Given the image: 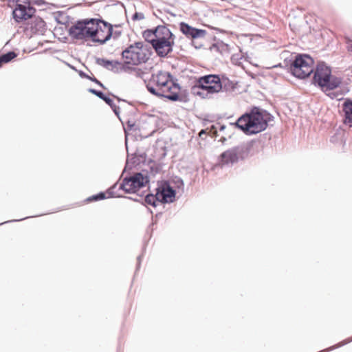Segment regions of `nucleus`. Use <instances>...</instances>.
Instances as JSON below:
<instances>
[{
  "label": "nucleus",
  "instance_id": "9",
  "mask_svg": "<svg viewBox=\"0 0 352 352\" xmlns=\"http://www.w3.org/2000/svg\"><path fill=\"white\" fill-rule=\"evenodd\" d=\"M91 40L94 42L104 43L112 34V25L102 20L96 19Z\"/></svg>",
  "mask_w": 352,
  "mask_h": 352
},
{
  "label": "nucleus",
  "instance_id": "5",
  "mask_svg": "<svg viewBox=\"0 0 352 352\" xmlns=\"http://www.w3.org/2000/svg\"><path fill=\"white\" fill-rule=\"evenodd\" d=\"M195 96L201 98H208L212 94L221 90V80L217 75H207L200 77L192 89Z\"/></svg>",
  "mask_w": 352,
  "mask_h": 352
},
{
  "label": "nucleus",
  "instance_id": "26",
  "mask_svg": "<svg viewBox=\"0 0 352 352\" xmlns=\"http://www.w3.org/2000/svg\"><path fill=\"white\" fill-rule=\"evenodd\" d=\"M204 133V130H201V131L200 132V135H201V133Z\"/></svg>",
  "mask_w": 352,
  "mask_h": 352
},
{
  "label": "nucleus",
  "instance_id": "24",
  "mask_svg": "<svg viewBox=\"0 0 352 352\" xmlns=\"http://www.w3.org/2000/svg\"><path fill=\"white\" fill-rule=\"evenodd\" d=\"M348 47L349 50L352 52V42L349 44Z\"/></svg>",
  "mask_w": 352,
  "mask_h": 352
},
{
  "label": "nucleus",
  "instance_id": "15",
  "mask_svg": "<svg viewBox=\"0 0 352 352\" xmlns=\"http://www.w3.org/2000/svg\"><path fill=\"white\" fill-rule=\"evenodd\" d=\"M342 82V79L339 77L333 76L331 72L329 73V77L326 78L324 84L320 87L323 91H327L336 89Z\"/></svg>",
  "mask_w": 352,
  "mask_h": 352
},
{
  "label": "nucleus",
  "instance_id": "21",
  "mask_svg": "<svg viewBox=\"0 0 352 352\" xmlns=\"http://www.w3.org/2000/svg\"><path fill=\"white\" fill-rule=\"evenodd\" d=\"M105 194L104 192H100L96 195H93L87 198L88 201H95L98 200H102L105 198Z\"/></svg>",
  "mask_w": 352,
  "mask_h": 352
},
{
  "label": "nucleus",
  "instance_id": "8",
  "mask_svg": "<svg viewBox=\"0 0 352 352\" xmlns=\"http://www.w3.org/2000/svg\"><path fill=\"white\" fill-rule=\"evenodd\" d=\"M250 151L248 146L234 147L223 152L219 157V164L228 165L247 157Z\"/></svg>",
  "mask_w": 352,
  "mask_h": 352
},
{
  "label": "nucleus",
  "instance_id": "11",
  "mask_svg": "<svg viewBox=\"0 0 352 352\" xmlns=\"http://www.w3.org/2000/svg\"><path fill=\"white\" fill-rule=\"evenodd\" d=\"M147 182L146 177L141 173H135L129 178H125L121 184V188L126 192H135Z\"/></svg>",
  "mask_w": 352,
  "mask_h": 352
},
{
  "label": "nucleus",
  "instance_id": "10",
  "mask_svg": "<svg viewBox=\"0 0 352 352\" xmlns=\"http://www.w3.org/2000/svg\"><path fill=\"white\" fill-rule=\"evenodd\" d=\"M35 9L30 6L29 1L22 3L21 0H16L12 16L16 22L20 23L32 18Z\"/></svg>",
  "mask_w": 352,
  "mask_h": 352
},
{
  "label": "nucleus",
  "instance_id": "16",
  "mask_svg": "<svg viewBox=\"0 0 352 352\" xmlns=\"http://www.w3.org/2000/svg\"><path fill=\"white\" fill-rule=\"evenodd\" d=\"M342 108L344 113V124L352 127V100H346L343 102Z\"/></svg>",
  "mask_w": 352,
  "mask_h": 352
},
{
  "label": "nucleus",
  "instance_id": "17",
  "mask_svg": "<svg viewBox=\"0 0 352 352\" xmlns=\"http://www.w3.org/2000/svg\"><path fill=\"white\" fill-rule=\"evenodd\" d=\"M29 25L31 31L34 34H43L45 30V23L39 17L34 18Z\"/></svg>",
  "mask_w": 352,
  "mask_h": 352
},
{
  "label": "nucleus",
  "instance_id": "6",
  "mask_svg": "<svg viewBox=\"0 0 352 352\" xmlns=\"http://www.w3.org/2000/svg\"><path fill=\"white\" fill-rule=\"evenodd\" d=\"M314 60L306 54H296L290 66L292 75L298 78H305L314 72Z\"/></svg>",
  "mask_w": 352,
  "mask_h": 352
},
{
  "label": "nucleus",
  "instance_id": "13",
  "mask_svg": "<svg viewBox=\"0 0 352 352\" xmlns=\"http://www.w3.org/2000/svg\"><path fill=\"white\" fill-rule=\"evenodd\" d=\"M175 190H173L169 186H162L157 189V200L160 202H173L175 198Z\"/></svg>",
  "mask_w": 352,
  "mask_h": 352
},
{
  "label": "nucleus",
  "instance_id": "12",
  "mask_svg": "<svg viewBox=\"0 0 352 352\" xmlns=\"http://www.w3.org/2000/svg\"><path fill=\"white\" fill-rule=\"evenodd\" d=\"M329 73H331V69L327 65L324 63H318L314 72L313 82L320 87L326 82Z\"/></svg>",
  "mask_w": 352,
  "mask_h": 352
},
{
  "label": "nucleus",
  "instance_id": "20",
  "mask_svg": "<svg viewBox=\"0 0 352 352\" xmlns=\"http://www.w3.org/2000/svg\"><path fill=\"white\" fill-rule=\"evenodd\" d=\"M16 56V54L14 52H9L0 56V67L4 64L10 62Z\"/></svg>",
  "mask_w": 352,
  "mask_h": 352
},
{
  "label": "nucleus",
  "instance_id": "18",
  "mask_svg": "<svg viewBox=\"0 0 352 352\" xmlns=\"http://www.w3.org/2000/svg\"><path fill=\"white\" fill-rule=\"evenodd\" d=\"M221 89L227 92L236 93L239 91V85L237 82L223 78L221 80Z\"/></svg>",
  "mask_w": 352,
  "mask_h": 352
},
{
  "label": "nucleus",
  "instance_id": "4",
  "mask_svg": "<svg viewBox=\"0 0 352 352\" xmlns=\"http://www.w3.org/2000/svg\"><path fill=\"white\" fill-rule=\"evenodd\" d=\"M236 125L247 134H255L267 128V121L262 112L254 109L241 116Z\"/></svg>",
  "mask_w": 352,
  "mask_h": 352
},
{
  "label": "nucleus",
  "instance_id": "14",
  "mask_svg": "<svg viewBox=\"0 0 352 352\" xmlns=\"http://www.w3.org/2000/svg\"><path fill=\"white\" fill-rule=\"evenodd\" d=\"M180 30L188 37L192 38L202 37L205 35V31L192 28L185 23H180Z\"/></svg>",
  "mask_w": 352,
  "mask_h": 352
},
{
  "label": "nucleus",
  "instance_id": "1",
  "mask_svg": "<svg viewBox=\"0 0 352 352\" xmlns=\"http://www.w3.org/2000/svg\"><path fill=\"white\" fill-rule=\"evenodd\" d=\"M146 87L150 93L155 96L167 98L171 100H177L179 98L180 88L174 82L168 72L159 71L153 74Z\"/></svg>",
  "mask_w": 352,
  "mask_h": 352
},
{
  "label": "nucleus",
  "instance_id": "23",
  "mask_svg": "<svg viewBox=\"0 0 352 352\" xmlns=\"http://www.w3.org/2000/svg\"><path fill=\"white\" fill-rule=\"evenodd\" d=\"M144 14H142V13H138V12H136L133 14V20H142L144 19Z\"/></svg>",
  "mask_w": 352,
  "mask_h": 352
},
{
  "label": "nucleus",
  "instance_id": "19",
  "mask_svg": "<svg viewBox=\"0 0 352 352\" xmlns=\"http://www.w3.org/2000/svg\"><path fill=\"white\" fill-rule=\"evenodd\" d=\"M90 92L95 94L100 98L102 99L104 101H105V102L107 104H108L112 108L116 107L113 100L111 98L106 96L102 92H101L100 91L95 90V89H90Z\"/></svg>",
  "mask_w": 352,
  "mask_h": 352
},
{
  "label": "nucleus",
  "instance_id": "25",
  "mask_svg": "<svg viewBox=\"0 0 352 352\" xmlns=\"http://www.w3.org/2000/svg\"><path fill=\"white\" fill-rule=\"evenodd\" d=\"M94 81H95L96 83H98V85H100V86H102V83L100 82L97 79H94Z\"/></svg>",
  "mask_w": 352,
  "mask_h": 352
},
{
  "label": "nucleus",
  "instance_id": "7",
  "mask_svg": "<svg viewBox=\"0 0 352 352\" xmlns=\"http://www.w3.org/2000/svg\"><path fill=\"white\" fill-rule=\"evenodd\" d=\"M96 19L77 21L69 29L70 35L76 39H91Z\"/></svg>",
  "mask_w": 352,
  "mask_h": 352
},
{
  "label": "nucleus",
  "instance_id": "2",
  "mask_svg": "<svg viewBox=\"0 0 352 352\" xmlns=\"http://www.w3.org/2000/svg\"><path fill=\"white\" fill-rule=\"evenodd\" d=\"M142 35L159 56L164 57L172 52L175 36L167 27L158 25L153 30L144 31Z\"/></svg>",
  "mask_w": 352,
  "mask_h": 352
},
{
  "label": "nucleus",
  "instance_id": "22",
  "mask_svg": "<svg viewBox=\"0 0 352 352\" xmlns=\"http://www.w3.org/2000/svg\"><path fill=\"white\" fill-rule=\"evenodd\" d=\"M146 203L151 204L153 206H156L155 201L157 200V194L154 196L153 195H148L146 197Z\"/></svg>",
  "mask_w": 352,
  "mask_h": 352
},
{
  "label": "nucleus",
  "instance_id": "3",
  "mask_svg": "<svg viewBox=\"0 0 352 352\" xmlns=\"http://www.w3.org/2000/svg\"><path fill=\"white\" fill-rule=\"evenodd\" d=\"M152 50L144 41H137L128 45L122 52L124 67L133 69L146 63L151 58Z\"/></svg>",
  "mask_w": 352,
  "mask_h": 352
}]
</instances>
